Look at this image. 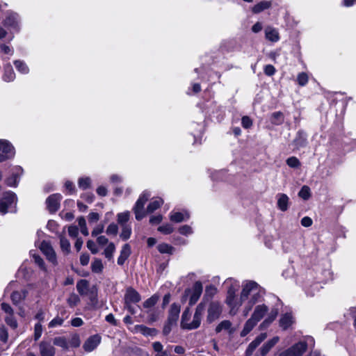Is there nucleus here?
I'll list each match as a JSON object with an SVG mask.
<instances>
[{
	"instance_id": "obj_2",
	"label": "nucleus",
	"mask_w": 356,
	"mask_h": 356,
	"mask_svg": "<svg viewBox=\"0 0 356 356\" xmlns=\"http://www.w3.org/2000/svg\"><path fill=\"white\" fill-rule=\"evenodd\" d=\"M268 307L264 305H258L255 307L251 317L245 322L241 332V337H245L267 314Z\"/></svg>"
},
{
	"instance_id": "obj_48",
	"label": "nucleus",
	"mask_w": 356,
	"mask_h": 356,
	"mask_svg": "<svg viewBox=\"0 0 356 356\" xmlns=\"http://www.w3.org/2000/svg\"><path fill=\"white\" fill-rule=\"evenodd\" d=\"M286 164L291 168H297L300 167V162L296 157L291 156L287 159Z\"/></svg>"
},
{
	"instance_id": "obj_21",
	"label": "nucleus",
	"mask_w": 356,
	"mask_h": 356,
	"mask_svg": "<svg viewBox=\"0 0 356 356\" xmlns=\"http://www.w3.org/2000/svg\"><path fill=\"white\" fill-rule=\"evenodd\" d=\"M131 252V246L128 243L124 244L122 246V250H120V254L118 258V264L120 266L123 265L125 261L130 256Z\"/></svg>"
},
{
	"instance_id": "obj_63",
	"label": "nucleus",
	"mask_w": 356,
	"mask_h": 356,
	"mask_svg": "<svg viewBox=\"0 0 356 356\" xmlns=\"http://www.w3.org/2000/svg\"><path fill=\"white\" fill-rule=\"evenodd\" d=\"M313 221L310 217L305 216L301 220V225L305 227H309L312 226Z\"/></svg>"
},
{
	"instance_id": "obj_22",
	"label": "nucleus",
	"mask_w": 356,
	"mask_h": 356,
	"mask_svg": "<svg viewBox=\"0 0 356 356\" xmlns=\"http://www.w3.org/2000/svg\"><path fill=\"white\" fill-rule=\"evenodd\" d=\"M40 352L41 356H54L55 348L49 343L41 342Z\"/></svg>"
},
{
	"instance_id": "obj_37",
	"label": "nucleus",
	"mask_w": 356,
	"mask_h": 356,
	"mask_svg": "<svg viewBox=\"0 0 356 356\" xmlns=\"http://www.w3.org/2000/svg\"><path fill=\"white\" fill-rule=\"evenodd\" d=\"M122 232L120 233V238L124 240L127 241L129 239L131 234V227L130 225H124L121 226Z\"/></svg>"
},
{
	"instance_id": "obj_42",
	"label": "nucleus",
	"mask_w": 356,
	"mask_h": 356,
	"mask_svg": "<svg viewBox=\"0 0 356 356\" xmlns=\"http://www.w3.org/2000/svg\"><path fill=\"white\" fill-rule=\"evenodd\" d=\"M91 180L89 177H82L79 179V187L83 190H86L90 187Z\"/></svg>"
},
{
	"instance_id": "obj_16",
	"label": "nucleus",
	"mask_w": 356,
	"mask_h": 356,
	"mask_svg": "<svg viewBox=\"0 0 356 356\" xmlns=\"http://www.w3.org/2000/svg\"><path fill=\"white\" fill-rule=\"evenodd\" d=\"M267 337L266 333H261L259 336L257 337V338L252 341L248 348L245 351V355L246 356H251L254 351V350L257 348V347L266 339Z\"/></svg>"
},
{
	"instance_id": "obj_34",
	"label": "nucleus",
	"mask_w": 356,
	"mask_h": 356,
	"mask_svg": "<svg viewBox=\"0 0 356 356\" xmlns=\"http://www.w3.org/2000/svg\"><path fill=\"white\" fill-rule=\"evenodd\" d=\"M76 289L81 295H86L88 290V282L86 280H81L76 284Z\"/></svg>"
},
{
	"instance_id": "obj_59",
	"label": "nucleus",
	"mask_w": 356,
	"mask_h": 356,
	"mask_svg": "<svg viewBox=\"0 0 356 356\" xmlns=\"http://www.w3.org/2000/svg\"><path fill=\"white\" fill-rule=\"evenodd\" d=\"M22 299V295L18 291H14L11 294V300L14 304H17Z\"/></svg>"
},
{
	"instance_id": "obj_51",
	"label": "nucleus",
	"mask_w": 356,
	"mask_h": 356,
	"mask_svg": "<svg viewBox=\"0 0 356 356\" xmlns=\"http://www.w3.org/2000/svg\"><path fill=\"white\" fill-rule=\"evenodd\" d=\"M297 81L301 86H305L308 82V76L306 73L302 72L298 75Z\"/></svg>"
},
{
	"instance_id": "obj_13",
	"label": "nucleus",
	"mask_w": 356,
	"mask_h": 356,
	"mask_svg": "<svg viewBox=\"0 0 356 356\" xmlns=\"http://www.w3.org/2000/svg\"><path fill=\"white\" fill-rule=\"evenodd\" d=\"M101 342V337L95 334L90 337L84 343L83 348L87 352H91L95 350Z\"/></svg>"
},
{
	"instance_id": "obj_55",
	"label": "nucleus",
	"mask_w": 356,
	"mask_h": 356,
	"mask_svg": "<svg viewBox=\"0 0 356 356\" xmlns=\"http://www.w3.org/2000/svg\"><path fill=\"white\" fill-rule=\"evenodd\" d=\"M63 323V319L60 317H56L54 319H52L49 323V327H55L57 326H60Z\"/></svg>"
},
{
	"instance_id": "obj_15",
	"label": "nucleus",
	"mask_w": 356,
	"mask_h": 356,
	"mask_svg": "<svg viewBox=\"0 0 356 356\" xmlns=\"http://www.w3.org/2000/svg\"><path fill=\"white\" fill-rule=\"evenodd\" d=\"M19 22V15L12 11H8L6 13V17L4 20V25L6 26H10L13 29H18Z\"/></svg>"
},
{
	"instance_id": "obj_36",
	"label": "nucleus",
	"mask_w": 356,
	"mask_h": 356,
	"mask_svg": "<svg viewBox=\"0 0 356 356\" xmlns=\"http://www.w3.org/2000/svg\"><path fill=\"white\" fill-rule=\"evenodd\" d=\"M104 266L102 261L99 259H95L91 264V270L95 273H101L103 270Z\"/></svg>"
},
{
	"instance_id": "obj_60",
	"label": "nucleus",
	"mask_w": 356,
	"mask_h": 356,
	"mask_svg": "<svg viewBox=\"0 0 356 356\" xmlns=\"http://www.w3.org/2000/svg\"><path fill=\"white\" fill-rule=\"evenodd\" d=\"M241 124L244 128L248 129L252 126V122L249 117L244 116L242 118Z\"/></svg>"
},
{
	"instance_id": "obj_7",
	"label": "nucleus",
	"mask_w": 356,
	"mask_h": 356,
	"mask_svg": "<svg viewBox=\"0 0 356 356\" xmlns=\"http://www.w3.org/2000/svg\"><path fill=\"white\" fill-rule=\"evenodd\" d=\"M307 345L305 341H300L287 350L280 353V356H301L307 350Z\"/></svg>"
},
{
	"instance_id": "obj_35",
	"label": "nucleus",
	"mask_w": 356,
	"mask_h": 356,
	"mask_svg": "<svg viewBox=\"0 0 356 356\" xmlns=\"http://www.w3.org/2000/svg\"><path fill=\"white\" fill-rule=\"evenodd\" d=\"M15 74L12 68V67L9 65L5 67L4 74H3V80L10 82L15 79Z\"/></svg>"
},
{
	"instance_id": "obj_9",
	"label": "nucleus",
	"mask_w": 356,
	"mask_h": 356,
	"mask_svg": "<svg viewBox=\"0 0 356 356\" xmlns=\"http://www.w3.org/2000/svg\"><path fill=\"white\" fill-rule=\"evenodd\" d=\"M22 168L19 166L13 168L11 175L5 179L6 185L10 187H16L18 184L19 176L22 173Z\"/></svg>"
},
{
	"instance_id": "obj_17",
	"label": "nucleus",
	"mask_w": 356,
	"mask_h": 356,
	"mask_svg": "<svg viewBox=\"0 0 356 356\" xmlns=\"http://www.w3.org/2000/svg\"><path fill=\"white\" fill-rule=\"evenodd\" d=\"M180 313V305L176 303H173L170 306V309L169 310V314L168 321H169L170 323L171 324H176L179 316Z\"/></svg>"
},
{
	"instance_id": "obj_10",
	"label": "nucleus",
	"mask_w": 356,
	"mask_h": 356,
	"mask_svg": "<svg viewBox=\"0 0 356 356\" xmlns=\"http://www.w3.org/2000/svg\"><path fill=\"white\" fill-rule=\"evenodd\" d=\"M62 195L59 193L51 195L46 200L47 207L50 212H56L60 207Z\"/></svg>"
},
{
	"instance_id": "obj_18",
	"label": "nucleus",
	"mask_w": 356,
	"mask_h": 356,
	"mask_svg": "<svg viewBox=\"0 0 356 356\" xmlns=\"http://www.w3.org/2000/svg\"><path fill=\"white\" fill-rule=\"evenodd\" d=\"M169 218L171 221L178 223L188 220L190 218V215L188 211H171L169 215Z\"/></svg>"
},
{
	"instance_id": "obj_25",
	"label": "nucleus",
	"mask_w": 356,
	"mask_h": 356,
	"mask_svg": "<svg viewBox=\"0 0 356 356\" xmlns=\"http://www.w3.org/2000/svg\"><path fill=\"white\" fill-rule=\"evenodd\" d=\"M277 207L282 211H285L288 209L289 205V197L284 193H279L277 195Z\"/></svg>"
},
{
	"instance_id": "obj_3",
	"label": "nucleus",
	"mask_w": 356,
	"mask_h": 356,
	"mask_svg": "<svg viewBox=\"0 0 356 356\" xmlns=\"http://www.w3.org/2000/svg\"><path fill=\"white\" fill-rule=\"evenodd\" d=\"M202 284L200 282H196L192 289H186L182 296L181 301L186 302L189 298V305H193L197 302L202 293Z\"/></svg>"
},
{
	"instance_id": "obj_33",
	"label": "nucleus",
	"mask_w": 356,
	"mask_h": 356,
	"mask_svg": "<svg viewBox=\"0 0 356 356\" xmlns=\"http://www.w3.org/2000/svg\"><path fill=\"white\" fill-rule=\"evenodd\" d=\"M307 142L306 136L302 133H298L296 138L293 140L294 145L296 148H300L305 146Z\"/></svg>"
},
{
	"instance_id": "obj_6",
	"label": "nucleus",
	"mask_w": 356,
	"mask_h": 356,
	"mask_svg": "<svg viewBox=\"0 0 356 356\" xmlns=\"http://www.w3.org/2000/svg\"><path fill=\"white\" fill-rule=\"evenodd\" d=\"M222 312V306L218 301H212L207 309V321L211 323L218 319Z\"/></svg>"
},
{
	"instance_id": "obj_14",
	"label": "nucleus",
	"mask_w": 356,
	"mask_h": 356,
	"mask_svg": "<svg viewBox=\"0 0 356 356\" xmlns=\"http://www.w3.org/2000/svg\"><path fill=\"white\" fill-rule=\"evenodd\" d=\"M191 311L189 308H186L182 314L181 320V327L185 330H195L197 327H192L193 326V320L190 322L191 318Z\"/></svg>"
},
{
	"instance_id": "obj_64",
	"label": "nucleus",
	"mask_w": 356,
	"mask_h": 356,
	"mask_svg": "<svg viewBox=\"0 0 356 356\" xmlns=\"http://www.w3.org/2000/svg\"><path fill=\"white\" fill-rule=\"evenodd\" d=\"M275 69L272 65H267L264 67V73L268 76H272L275 74Z\"/></svg>"
},
{
	"instance_id": "obj_4",
	"label": "nucleus",
	"mask_w": 356,
	"mask_h": 356,
	"mask_svg": "<svg viewBox=\"0 0 356 356\" xmlns=\"http://www.w3.org/2000/svg\"><path fill=\"white\" fill-rule=\"evenodd\" d=\"M17 200L15 193L12 191L5 192L0 199V212L3 214L7 213L9 208L12 207L13 205L14 207L16 205Z\"/></svg>"
},
{
	"instance_id": "obj_32",
	"label": "nucleus",
	"mask_w": 356,
	"mask_h": 356,
	"mask_svg": "<svg viewBox=\"0 0 356 356\" xmlns=\"http://www.w3.org/2000/svg\"><path fill=\"white\" fill-rule=\"evenodd\" d=\"M270 122L274 125H280L284 122L283 113L278 111L273 113L270 115Z\"/></svg>"
},
{
	"instance_id": "obj_57",
	"label": "nucleus",
	"mask_w": 356,
	"mask_h": 356,
	"mask_svg": "<svg viewBox=\"0 0 356 356\" xmlns=\"http://www.w3.org/2000/svg\"><path fill=\"white\" fill-rule=\"evenodd\" d=\"M81 341L79 336L78 334H74L70 341V345L72 347L76 348L80 346Z\"/></svg>"
},
{
	"instance_id": "obj_28",
	"label": "nucleus",
	"mask_w": 356,
	"mask_h": 356,
	"mask_svg": "<svg viewBox=\"0 0 356 356\" xmlns=\"http://www.w3.org/2000/svg\"><path fill=\"white\" fill-rule=\"evenodd\" d=\"M279 337H275L267 341L261 348V353L263 356L266 355L269 350L279 341Z\"/></svg>"
},
{
	"instance_id": "obj_62",
	"label": "nucleus",
	"mask_w": 356,
	"mask_h": 356,
	"mask_svg": "<svg viewBox=\"0 0 356 356\" xmlns=\"http://www.w3.org/2000/svg\"><path fill=\"white\" fill-rule=\"evenodd\" d=\"M104 225H102V224H99L98 225H97L94 229L92 231V236H97L98 234H101L104 231Z\"/></svg>"
},
{
	"instance_id": "obj_1",
	"label": "nucleus",
	"mask_w": 356,
	"mask_h": 356,
	"mask_svg": "<svg viewBox=\"0 0 356 356\" xmlns=\"http://www.w3.org/2000/svg\"><path fill=\"white\" fill-rule=\"evenodd\" d=\"M264 294L261 287L254 281H248L243 284L240 296H227L225 303L229 308V314L236 315L244 303L242 309L243 316L246 317L252 309L253 306L259 302Z\"/></svg>"
},
{
	"instance_id": "obj_38",
	"label": "nucleus",
	"mask_w": 356,
	"mask_h": 356,
	"mask_svg": "<svg viewBox=\"0 0 356 356\" xmlns=\"http://www.w3.org/2000/svg\"><path fill=\"white\" fill-rule=\"evenodd\" d=\"M115 251V244L112 242L109 243L106 248L104 249V254L105 255L106 258H107L108 260H111L113 257V254Z\"/></svg>"
},
{
	"instance_id": "obj_40",
	"label": "nucleus",
	"mask_w": 356,
	"mask_h": 356,
	"mask_svg": "<svg viewBox=\"0 0 356 356\" xmlns=\"http://www.w3.org/2000/svg\"><path fill=\"white\" fill-rule=\"evenodd\" d=\"M232 323L228 320L221 321L216 327L217 333L220 332L222 330H229L232 327Z\"/></svg>"
},
{
	"instance_id": "obj_27",
	"label": "nucleus",
	"mask_w": 356,
	"mask_h": 356,
	"mask_svg": "<svg viewBox=\"0 0 356 356\" xmlns=\"http://www.w3.org/2000/svg\"><path fill=\"white\" fill-rule=\"evenodd\" d=\"M136 332H139L145 336H153L155 335L156 331L155 329L147 327L143 325H137L134 327Z\"/></svg>"
},
{
	"instance_id": "obj_41",
	"label": "nucleus",
	"mask_w": 356,
	"mask_h": 356,
	"mask_svg": "<svg viewBox=\"0 0 356 356\" xmlns=\"http://www.w3.org/2000/svg\"><path fill=\"white\" fill-rule=\"evenodd\" d=\"M14 65L16 69L22 74H27L29 71L28 66L22 60H15Z\"/></svg>"
},
{
	"instance_id": "obj_49",
	"label": "nucleus",
	"mask_w": 356,
	"mask_h": 356,
	"mask_svg": "<svg viewBox=\"0 0 356 356\" xmlns=\"http://www.w3.org/2000/svg\"><path fill=\"white\" fill-rule=\"evenodd\" d=\"M158 300H159L158 296H152V297H150L149 298H148L147 300H146L144 302L143 306L145 308L152 307L157 302Z\"/></svg>"
},
{
	"instance_id": "obj_56",
	"label": "nucleus",
	"mask_w": 356,
	"mask_h": 356,
	"mask_svg": "<svg viewBox=\"0 0 356 356\" xmlns=\"http://www.w3.org/2000/svg\"><path fill=\"white\" fill-rule=\"evenodd\" d=\"M42 325L38 323H36L34 328V338L35 340H38L42 335Z\"/></svg>"
},
{
	"instance_id": "obj_45",
	"label": "nucleus",
	"mask_w": 356,
	"mask_h": 356,
	"mask_svg": "<svg viewBox=\"0 0 356 356\" xmlns=\"http://www.w3.org/2000/svg\"><path fill=\"white\" fill-rule=\"evenodd\" d=\"M54 344L64 349H67L68 348V343L66 339L61 337L54 338Z\"/></svg>"
},
{
	"instance_id": "obj_20",
	"label": "nucleus",
	"mask_w": 356,
	"mask_h": 356,
	"mask_svg": "<svg viewBox=\"0 0 356 356\" xmlns=\"http://www.w3.org/2000/svg\"><path fill=\"white\" fill-rule=\"evenodd\" d=\"M265 37L266 40L273 42H276L280 40V35L277 29L272 26H267L265 29Z\"/></svg>"
},
{
	"instance_id": "obj_53",
	"label": "nucleus",
	"mask_w": 356,
	"mask_h": 356,
	"mask_svg": "<svg viewBox=\"0 0 356 356\" xmlns=\"http://www.w3.org/2000/svg\"><path fill=\"white\" fill-rule=\"evenodd\" d=\"M118 232V227L116 224L115 223H111L110 224L107 229H106V233L108 234V235H116L117 233Z\"/></svg>"
},
{
	"instance_id": "obj_44",
	"label": "nucleus",
	"mask_w": 356,
	"mask_h": 356,
	"mask_svg": "<svg viewBox=\"0 0 356 356\" xmlns=\"http://www.w3.org/2000/svg\"><path fill=\"white\" fill-rule=\"evenodd\" d=\"M158 231L164 234H170L173 232L174 227L171 224L167 223L159 226L158 227Z\"/></svg>"
},
{
	"instance_id": "obj_47",
	"label": "nucleus",
	"mask_w": 356,
	"mask_h": 356,
	"mask_svg": "<svg viewBox=\"0 0 356 356\" xmlns=\"http://www.w3.org/2000/svg\"><path fill=\"white\" fill-rule=\"evenodd\" d=\"M67 301L70 307H74L80 302V298L76 294L72 293L67 298Z\"/></svg>"
},
{
	"instance_id": "obj_52",
	"label": "nucleus",
	"mask_w": 356,
	"mask_h": 356,
	"mask_svg": "<svg viewBox=\"0 0 356 356\" xmlns=\"http://www.w3.org/2000/svg\"><path fill=\"white\" fill-rule=\"evenodd\" d=\"M6 323L12 328L15 329L17 327V321L15 319L13 314L6 316L5 318Z\"/></svg>"
},
{
	"instance_id": "obj_54",
	"label": "nucleus",
	"mask_w": 356,
	"mask_h": 356,
	"mask_svg": "<svg viewBox=\"0 0 356 356\" xmlns=\"http://www.w3.org/2000/svg\"><path fill=\"white\" fill-rule=\"evenodd\" d=\"M179 232L184 236H188L193 233V229L189 225H183L179 228Z\"/></svg>"
},
{
	"instance_id": "obj_24",
	"label": "nucleus",
	"mask_w": 356,
	"mask_h": 356,
	"mask_svg": "<svg viewBox=\"0 0 356 356\" xmlns=\"http://www.w3.org/2000/svg\"><path fill=\"white\" fill-rule=\"evenodd\" d=\"M225 284L229 285V288L227 289V296H234L236 295V292L239 289V283L238 282L234 280L233 279H227L225 281Z\"/></svg>"
},
{
	"instance_id": "obj_50",
	"label": "nucleus",
	"mask_w": 356,
	"mask_h": 356,
	"mask_svg": "<svg viewBox=\"0 0 356 356\" xmlns=\"http://www.w3.org/2000/svg\"><path fill=\"white\" fill-rule=\"evenodd\" d=\"M60 248L63 250V251L65 252L66 253H68L70 250V243L69 242V241L64 237H61L60 239Z\"/></svg>"
},
{
	"instance_id": "obj_12",
	"label": "nucleus",
	"mask_w": 356,
	"mask_h": 356,
	"mask_svg": "<svg viewBox=\"0 0 356 356\" xmlns=\"http://www.w3.org/2000/svg\"><path fill=\"white\" fill-rule=\"evenodd\" d=\"M140 296L135 289L129 287L127 289L124 294V304H136L140 302Z\"/></svg>"
},
{
	"instance_id": "obj_5",
	"label": "nucleus",
	"mask_w": 356,
	"mask_h": 356,
	"mask_svg": "<svg viewBox=\"0 0 356 356\" xmlns=\"http://www.w3.org/2000/svg\"><path fill=\"white\" fill-rule=\"evenodd\" d=\"M149 197L150 193L149 192L145 191L140 195L138 200L136 202V204L134 207V212L135 213L136 220H140L145 216L144 206Z\"/></svg>"
},
{
	"instance_id": "obj_58",
	"label": "nucleus",
	"mask_w": 356,
	"mask_h": 356,
	"mask_svg": "<svg viewBox=\"0 0 356 356\" xmlns=\"http://www.w3.org/2000/svg\"><path fill=\"white\" fill-rule=\"evenodd\" d=\"M87 248L92 254H97L99 251L95 243L91 240L87 241Z\"/></svg>"
},
{
	"instance_id": "obj_46",
	"label": "nucleus",
	"mask_w": 356,
	"mask_h": 356,
	"mask_svg": "<svg viewBox=\"0 0 356 356\" xmlns=\"http://www.w3.org/2000/svg\"><path fill=\"white\" fill-rule=\"evenodd\" d=\"M299 197L305 200H308L310 197V188L307 186H303L298 193Z\"/></svg>"
},
{
	"instance_id": "obj_11",
	"label": "nucleus",
	"mask_w": 356,
	"mask_h": 356,
	"mask_svg": "<svg viewBox=\"0 0 356 356\" xmlns=\"http://www.w3.org/2000/svg\"><path fill=\"white\" fill-rule=\"evenodd\" d=\"M40 248L50 262L54 264H56V253L48 242L42 241L40 244Z\"/></svg>"
},
{
	"instance_id": "obj_26",
	"label": "nucleus",
	"mask_w": 356,
	"mask_h": 356,
	"mask_svg": "<svg viewBox=\"0 0 356 356\" xmlns=\"http://www.w3.org/2000/svg\"><path fill=\"white\" fill-rule=\"evenodd\" d=\"M277 316V309H272L270 312L268 314L266 319L261 323L260 328L261 330L266 329L268 327L270 324L275 321Z\"/></svg>"
},
{
	"instance_id": "obj_29",
	"label": "nucleus",
	"mask_w": 356,
	"mask_h": 356,
	"mask_svg": "<svg viewBox=\"0 0 356 356\" xmlns=\"http://www.w3.org/2000/svg\"><path fill=\"white\" fill-rule=\"evenodd\" d=\"M163 203V201L161 198L153 199L147 206V212H154L155 210L159 209Z\"/></svg>"
},
{
	"instance_id": "obj_19",
	"label": "nucleus",
	"mask_w": 356,
	"mask_h": 356,
	"mask_svg": "<svg viewBox=\"0 0 356 356\" xmlns=\"http://www.w3.org/2000/svg\"><path fill=\"white\" fill-rule=\"evenodd\" d=\"M205 307L203 303H200L195 309L193 316V326L192 327H199L201 323L202 316L204 312Z\"/></svg>"
},
{
	"instance_id": "obj_8",
	"label": "nucleus",
	"mask_w": 356,
	"mask_h": 356,
	"mask_svg": "<svg viewBox=\"0 0 356 356\" xmlns=\"http://www.w3.org/2000/svg\"><path fill=\"white\" fill-rule=\"evenodd\" d=\"M15 155L13 145L6 140H0V162L9 159Z\"/></svg>"
},
{
	"instance_id": "obj_43",
	"label": "nucleus",
	"mask_w": 356,
	"mask_h": 356,
	"mask_svg": "<svg viewBox=\"0 0 356 356\" xmlns=\"http://www.w3.org/2000/svg\"><path fill=\"white\" fill-rule=\"evenodd\" d=\"M77 221L80 227L81 234H83L84 236H88L89 232L86 227V222L85 218L83 217H80L77 219Z\"/></svg>"
},
{
	"instance_id": "obj_39",
	"label": "nucleus",
	"mask_w": 356,
	"mask_h": 356,
	"mask_svg": "<svg viewBox=\"0 0 356 356\" xmlns=\"http://www.w3.org/2000/svg\"><path fill=\"white\" fill-rule=\"evenodd\" d=\"M118 222L120 226L124 225H128L127 222L129 220L130 213L129 211L119 213L117 216Z\"/></svg>"
},
{
	"instance_id": "obj_31",
	"label": "nucleus",
	"mask_w": 356,
	"mask_h": 356,
	"mask_svg": "<svg viewBox=\"0 0 356 356\" xmlns=\"http://www.w3.org/2000/svg\"><path fill=\"white\" fill-rule=\"evenodd\" d=\"M271 6V2L267 1H262L260 3L256 4L252 8V12L254 13H259L261 11L269 8Z\"/></svg>"
},
{
	"instance_id": "obj_23",
	"label": "nucleus",
	"mask_w": 356,
	"mask_h": 356,
	"mask_svg": "<svg viewBox=\"0 0 356 356\" xmlns=\"http://www.w3.org/2000/svg\"><path fill=\"white\" fill-rule=\"evenodd\" d=\"M293 323V318L291 313L286 312L283 314L280 319V325L284 329L286 330Z\"/></svg>"
},
{
	"instance_id": "obj_61",
	"label": "nucleus",
	"mask_w": 356,
	"mask_h": 356,
	"mask_svg": "<svg viewBox=\"0 0 356 356\" xmlns=\"http://www.w3.org/2000/svg\"><path fill=\"white\" fill-rule=\"evenodd\" d=\"M1 309L7 314L6 316L13 314V309L8 304L3 302L1 305Z\"/></svg>"
},
{
	"instance_id": "obj_30",
	"label": "nucleus",
	"mask_w": 356,
	"mask_h": 356,
	"mask_svg": "<svg viewBox=\"0 0 356 356\" xmlns=\"http://www.w3.org/2000/svg\"><path fill=\"white\" fill-rule=\"evenodd\" d=\"M159 252L161 254H172L175 252V248L165 243H160L157 245Z\"/></svg>"
}]
</instances>
